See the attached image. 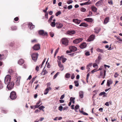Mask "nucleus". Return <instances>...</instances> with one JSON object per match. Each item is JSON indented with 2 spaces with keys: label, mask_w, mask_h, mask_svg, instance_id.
Wrapping results in <instances>:
<instances>
[{
  "label": "nucleus",
  "mask_w": 122,
  "mask_h": 122,
  "mask_svg": "<svg viewBox=\"0 0 122 122\" xmlns=\"http://www.w3.org/2000/svg\"><path fill=\"white\" fill-rule=\"evenodd\" d=\"M61 42L63 45L66 47L68 45L69 40L67 38H63L61 39Z\"/></svg>",
  "instance_id": "obj_1"
},
{
  "label": "nucleus",
  "mask_w": 122,
  "mask_h": 122,
  "mask_svg": "<svg viewBox=\"0 0 122 122\" xmlns=\"http://www.w3.org/2000/svg\"><path fill=\"white\" fill-rule=\"evenodd\" d=\"M11 79V76L10 75H7L5 79V84H9L10 81Z\"/></svg>",
  "instance_id": "obj_2"
},
{
  "label": "nucleus",
  "mask_w": 122,
  "mask_h": 122,
  "mask_svg": "<svg viewBox=\"0 0 122 122\" xmlns=\"http://www.w3.org/2000/svg\"><path fill=\"white\" fill-rule=\"evenodd\" d=\"M10 97L12 100L15 99L16 98V96L15 92H11L10 94Z\"/></svg>",
  "instance_id": "obj_3"
},
{
  "label": "nucleus",
  "mask_w": 122,
  "mask_h": 122,
  "mask_svg": "<svg viewBox=\"0 0 122 122\" xmlns=\"http://www.w3.org/2000/svg\"><path fill=\"white\" fill-rule=\"evenodd\" d=\"M38 55V53H35L33 54L31 56L32 59L34 61H36L37 60Z\"/></svg>",
  "instance_id": "obj_4"
},
{
  "label": "nucleus",
  "mask_w": 122,
  "mask_h": 122,
  "mask_svg": "<svg viewBox=\"0 0 122 122\" xmlns=\"http://www.w3.org/2000/svg\"><path fill=\"white\" fill-rule=\"evenodd\" d=\"M8 85L7 86V87L8 89L10 90L13 88L14 85V83L13 82H10L9 84H7Z\"/></svg>",
  "instance_id": "obj_5"
},
{
  "label": "nucleus",
  "mask_w": 122,
  "mask_h": 122,
  "mask_svg": "<svg viewBox=\"0 0 122 122\" xmlns=\"http://www.w3.org/2000/svg\"><path fill=\"white\" fill-rule=\"evenodd\" d=\"M69 49L72 52H75L77 50V48L74 46H71L69 47Z\"/></svg>",
  "instance_id": "obj_6"
},
{
  "label": "nucleus",
  "mask_w": 122,
  "mask_h": 122,
  "mask_svg": "<svg viewBox=\"0 0 122 122\" xmlns=\"http://www.w3.org/2000/svg\"><path fill=\"white\" fill-rule=\"evenodd\" d=\"M82 40L83 39L81 38L76 39L73 41V42L74 44H77L82 41Z\"/></svg>",
  "instance_id": "obj_7"
},
{
  "label": "nucleus",
  "mask_w": 122,
  "mask_h": 122,
  "mask_svg": "<svg viewBox=\"0 0 122 122\" xmlns=\"http://www.w3.org/2000/svg\"><path fill=\"white\" fill-rule=\"evenodd\" d=\"M103 0H100L99 1L96 3V6L98 7L102 5L103 4Z\"/></svg>",
  "instance_id": "obj_8"
},
{
  "label": "nucleus",
  "mask_w": 122,
  "mask_h": 122,
  "mask_svg": "<svg viewBox=\"0 0 122 122\" xmlns=\"http://www.w3.org/2000/svg\"><path fill=\"white\" fill-rule=\"evenodd\" d=\"M57 61L58 63V65L60 68L61 67V57L58 56H57Z\"/></svg>",
  "instance_id": "obj_9"
},
{
  "label": "nucleus",
  "mask_w": 122,
  "mask_h": 122,
  "mask_svg": "<svg viewBox=\"0 0 122 122\" xmlns=\"http://www.w3.org/2000/svg\"><path fill=\"white\" fill-rule=\"evenodd\" d=\"M39 33L40 35L42 36H46L47 35V33L45 32L43 30H41L39 31Z\"/></svg>",
  "instance_id": "obj_10"
},
{
  "label": "nucleus",
  "mask_w": 122,
  "mask_h": 122,
  "mask_svg": "<svg viewBox=\"0 0 122 122\" xmlns=\"http://www.w3.org/2000/svg\"><path fill=\"white\" fill-rule=\"evenodd\" d=\"M106 71L105 70H104L103 71H101L100 75L101 76H103L102 78H104L106 76Z\"/></svg>",
  "instance_id": "obj_11"
},
{
  "label": "nucleus",
  "mask_w": 122,
  "mask_h": 122,
  "mask_svg": "<svg viewBox=\"0 0 122 122\" xmlns=\"http://www.w3.org/2000/svg\"><path fill=\"white\" fill-rule=\"evenodd\" d=\"M73 22L77 24H79L81 21V20L77 19H73L72 20Z\"/></svg>",
  "instance_id": "obj_12"
},
{
  "label": "nucleus",
  "mask_w": 122,
  "mask_h": 122,
  "mask_svg": "<svg viewBox=\"0 0 122 122\" xmlns=\"http://www.w3.org/2000/svg\"><path fill=\"white\" fill-rule=\"evenodd\" d=\"M95 37V36L94 35H91L87 40L88 41H93Z\"/></svg>",
  "instance_id": "obj_13"
},
{
  "label": "nucleus",
  "mask_w": 122,
  "mask_h": 122,
  "mask_svg": "<svg viewBox=\"0 0 122 122\" xmlns=\"http://www.w3.org/2000/svg\"><path fill=\"white\" fill-rule=\"evenodd\" d=\"M40 48V45L39 44L36 45L33 47V49L36 50H39Z\"/></svg>",
  "instance_id": "obj_14"
},
{
  "label": "nucleus",
  "mask_w": 122,
  "mask_h": 122,
  "mask_svg": "<svg viewBox=\"0 0 122 122\" xmlns=\"http://www.w3.org/2000/svg\"><path fill=\"white\" fill-rule=\"evenodd\" d=\"M20 77H19L15 79V84L17 86H19L20 85Z\"/></svg>",
  "instance_id": "obj_15"
},
{
  "label": "nucleus",
  "mask_w": 122,
  "mask_h": 122,
  "mask_svg": "<svg viewBox=\"0 0 122 122\" xmlns=\"http://www.w3.org/2000/svg\"><path fill=\"white\" fill-rule=\"evenodd\" d=\"M112 81L111 79H109L107 81V85L108 86H109L112 83Z\"/></svg>",
  "instance_id": "obj_16"
},
{
  "label": "nucleus",
  "mask_w": 122,
  "mask_h": 122,
  "mask_svg": "<svg viewBox=\"0 0 122 122\" xmlns=\"http://www.w3.org/2000/svg\"><path fill=\"white\" fill-rule=\"evenodd\" d=\"M84 20L90 22H92L93 21V19L92 18H90L85 19Z\"/></svg>",
  "instance_id": "obj_17"
},
{
  "label": "nucleus",
  "mask_w": 122,
  "mask_h": 122,
  "mask_svg": "<svg viewBox=\"0 0 122 122\" xmlns=\"http://www.w3.org/2000/svg\"><path fill=\"white\" fill-rule=\"evenodd\" d=\"M67 34L70 35H72L76 33V32L74 30H71V31H68L67 32Z\"/></svg>",
  "instance_id": "obj_18"
},
{
  "label": "nucleus",
  "mask_w": 122,
  "mask_h": 122,
  "mask_svg": "<svg viewBox=\"0 0 122 122\" xmlns=\"http://www.w3.org/2000/svg\"><path fill=\"white\" fill-rule=\"evenodd\" d=\"M86 43H83L80 46V47L81 49H83L86 47Z\"/></svg>",
  "instance_id": "obj_19"
},
{
  "label": "nucleus",
  "mask_w": 122,
  "mask_h": 122,
  "mask_svg": "<svg viewBox=\"0 0 122 122\" xmlns=\"http://www.w3.org/2000/svg\"><path fill=\"white\" fill-rule=\"evenodd\" d=\"M109 18L107 17L104 20L103 22V24H106L108 22L109 20Z\"/></svg>",
  "instance_id": "obj_20"
},
{
  "label": "nucleus",
  "mask_w": 122,
  "mask_h": 122,
  "mask_svg": "<svg viewBox=\"0 0 122 122\" xmlns=\"http://www.w3.org/2000/svg\"><path fill=\"white\" fill-rule=\"evenodd\" d=\"M51 88L50 87H49L48 88H47L46 90H45L44 93V94L45 95H46L47 94V93L49 92V90H51Z\"/></svg>",
  "instance_id": "obj_21"
},
{
  "label": "nucleus",
  "mask_w": 122,
  "mask_h": 122,
  "mask_svg": "<svg viewBox=\"0 0 122 122\" xmlns=\"http://www.w3.org/2000/svg\"><path fill=\"white\" fill-rule=\"evenodd\" d=\"M29 26L30 29H33L35 28V26L33 25L31 23H30L29 24Z\"/></svg>",
  "instance_id": "obj_22"
},
{
  "label": "nucleus",
  "mask_w": 122,
  "mask_h": 122,
  "mask_svg": "<svg viewBox=\"0 0 122 122\" xmlns=\"http://www.w3.org/2000/svg\"><path fill=\"white\" fill-rule=\"evenodd\" d=\"M88 25L85 23H82L79 26H82L85 27H87Z\"/></svg>",
  "instance_id": "obj_23"
},
{
  "label": "nucleus",
  "mask_w": 122,
  "mask_h": 122,
  "mask_svg": "<svg viewBox=\"0 0 122 122\" xmlns=\"http://www.w3.org/2000/svg\"><path fill=\"white\" fill-rule=\"evenodd\" d=\"M24 62V61L23 60L20 59V60L18 62V63L20 65H21L23 64Z\"/></svg>",
  "instance_id": "obj_24"
},
{
  "label": "nucleus",
  "mask_w": 122,
  "mask_h": 122,
  "mask_svg": "<svg viewBox=\"0 0 122 122\" xmlns=\"http://www.w3.org/2000/svg\"><path fill=\"white\" fill-rule=\"evenodd\" d=\"M91 8L93 11L95 12H97V9L95 6H92L91 7Z\"/></svg>",
  "instance_id": "obj_25"
},
{
  "label": "nucleus",
  "mask_w": 122,
  "mask_h": 122,
  "mask_svg": "<svg viewBox=\"0 0 122 122\" xmlns=\"http://www.w3.org/2000/svg\"><path fill=\"white\" fill-rule=\"evenodd\" d=\"M79 96L81 98H82L83 97V92L82 91H80L79 92Z\"/></svg>",
  "instance_id": "obj_26"
},
{
  "label": "nucleus",
  "mask_w": 122,
  "mask_h": 122,
  "mask_svg": "<svg viewBox=\"0 0 122 122\" xmlns=\"http://www.w3.org/2000/svg\"><path fill=\"white\" fill-rule=\"evenodd\" d=\"M45 68V67H44L42 72V73L43 74V75H45L46 74H47L48 73V71H47L46 70L44 69Z\"/></svg>",
  "instance_id": "obj_27"
},
{
  "label": "nucleus",
  "mask_w": 122,
  "mask_h": 122,
  "mask_svg": "<svg viewBox=\"0 0 122 122\" xmlns=\"http://www.w3.org/2000/svg\"><path fill=\"white\" fill-rule=\"evenodd\" d=\"M96 51L98 52H100L101 53H103V51L102 49H101L99 48H97L96 49Z\"/></svg>",
  "instance_id": "obj_28"
},
{
  "label": "nucleus",
  "mask_w": 122,
  "mask_h": 122,
  "mask_svg": "<svg viewBox=\"0 0 122 122\" xmlns=\"http://www.w3.org/2000/svg\"><path fill=\"white\" fill-rule=\"evenodd\" d=\"M61 60L62 62L64 63L66 61L67 59L66 58H64L63 56H61Z\"/></svg>",
  "instance_id": "obj_29"
},
{
  "label": "nucleus",
  "mask_w": 122,
  "mask_h": 122,
  "mask_svg": "<svg viewBox=\"0 0 122 122\" xmlns=\"http://www.w3.org/2000/svg\"><path fill=\"white\" fill-rule=\"evenodd\" d=\"M101 29H98L97 28H96L94 29L95 32L98 33L100 30Z\"/></svg>",
  "instance_id": "obj_30"
},
{
  "label": "nucleus",
  "mask_w": 122,
  "mask_h": 122,
  "mask_svg": "<svg viewBox=\"0 0 122 122\" xmlns=\"http://www.w3.org/2000/svg\"><path fill=\"white\" fill-rule=\"evenodd\" d=\"M92 63H89L86 66V68L87 69H89L90 67H91L92 65Z\"/></svg>",
  "instance_id": "obj_31"
},
{
  "label": "nucleus",
  "mask_w": 122,
  "mask_h": 122,
  "mask_svg": "<svg viewBox=\"0 0 122 122\" xmlns=\"http://www.w3.org/2000/svg\"><path fill=\"white\" fill-rule=\"evenodd\" d=\"M106 93L104 92H102L99 94V96L103 95V97H104L105 96V94Z\"/></svg>",
  "instance_id": "obj_32"
},
{
  "label": "nucleus",
  "mask_w": 122,
  "mask_h": 122,
  "mask_svg": "<svg viewBox=\"0 0 122 122\" xmlns=\"http://www.w3.org/2000/svg\"><path fill=\"white\" fill-rule=\"evenodd\" d=\"M74 83L75 84V86L76 87L79 86V83L78 81H74Z\"/></svg>",
  "instance_id": "obj_33"
},
{
  "label": "nucleus",
  "mask_w": 122,
  "mask_h": 122,
  "mask_svg": "<svg viewBox=\"0 0 122 122\" xmlns=\"http://www.w3.org/2000/svg\"><path fill=\"white\" fill-rule=\"evenodd\" d=\"M56 27L58 28H60L61 27V24L59 23H56Z\"/></svg>",
  "instance_id": "obj_34"
},
{
  "label": "nucleus",
  "mask_w": 122,
  "mask_h": 122,
  "mask_svg": "<svg viewBox=\"0 0 122 122\" xmlns=\"http://www.w3.org/2000/svg\"><path fill=\"white\" fill-rule=\"evenodd\" d=\"M71 76V75L69 73H66L65 75V77L67 78H70Z\"/></svg>",
  "instance_id": "obj_35"
},
{
  "label": "nucleus",
  "mask_w": 122,
  "mask_h": 122,
  "mask_svg": "<svg viewBox=\"0 0 122 122\" xmlns=\"http://www.w3.org/2000/svg\"><path fill=\"white\" fill-rule=\"evenodd\" d=\"M51 25L52 27H54L56 25L55 22H51Z\"/></svg>",
  "instance_id": "obj_36"
},
{
  "label": "nucleus",
  "mask_w": 122,
  "mask_h": 122,
  "mask_svg": "<svg viewBox=\"0 0 122 122\" xmlns=\"http://www.w3.org/2000/svg\"><path fill=\"white\" fill-rule=\"evenodd\" d=\"M79 111L82 114H83L84 115H88V114L85 112H84V111H80V110Z\"/></svg>",
  "instance_id": "obj_37"
},
{
  "label": "nucleus",
  "mask_w": 122,
  "mask_h": 122,
  "mask_svg": "<svg viewBox=\"0 0 122 122\" xmlns=\"http://www.w3.org/2000/svg\"><path fill=\"white\" fill-rule=\"evenodd\" d=\"M108 2L109 4L111 5H113V3L112 0H108Z\"/></svg>",
  "instance_id": "obj_38"
},
{
  "label": "nucleus",
  "mask_w": 122,
  "mask_h": 122,
  "mask_svg": "<svg viewBox=\"0 0 122 122\" xmlns=\"http://www.w3.org/2000/svg\"><path fill=\"white\" fill-rule=\"evenodd\" d=\"M61 119V117H56L54 119V120H60Z\"/></svg>",
  "instance_id": "obj_39"
},
{
  "label": "nucleus",
  "mask_w": 122,
  "mask_h": 122,
  "mask_svg": "<svg viewBox=\"0 0 122 122\" xmlns=\"http://www.w3.org/2000/svg\"><path fill=\"white\" fill-rule=\"evenodd\" d=\"M60 73V72H58L56 73L54 75V77L53 78V79H55L57 76Z\"/></svg>",
  "instance_id": "obj_40"
},
{
  "label": "nucleus",
  "mask_w": 122,
  "mask_h": 122,
  "mask_svg": "<svg viewBox=\"0 0 122 122\" xmlns=\"http://www.w3.org/2000/svg\"><path fill=\"white\" fill-rule=\"evenodd\" d=\"M89 5V2H87L84 3H82L80 4V5Z\"/></svg>",
  "instance_id": "obj_41"
},
{
  "label": "nucleus",
  "mask_w": 122,
  "mask_h": 122,
  "mask_svg": "<svg viewBox=\"0 0 122 122\" xmlns=\"http://www.w3.org/2000/svg\"><path fill=\"white\" fill-rule=\"evenodd\" d=\"M86 9L83 7H82L81 9V11L83 12H85L86 11Z\"/></svg>",
  "instance_id": "obj_42"
},
{
  "label": "nucleus",
  "mask_w": 122,
  "mask_h": 122,
  "mask_svg": "<svg viewBox=\"0 0 122 122\" xmlns=\"http://www.w3.org/2000/svg\"><path fill=\"white\" fill-rule=\"evenodd\" d=\"M54 17V16L53 15H51L50 18H49V20L48 21L49 22H50L51 21V20H52V18Z\"/></svg>",
  "instance_id": "obj_43"
},
{
  "label": "nucleus",
  "mask_w": 122,
  "mask_h": 122,
  "mask_svg": "<svg viewBox=\"0 0 122 122\" xmlns=\"http://www.w3.org/2000/svg\"><path fill=\"white\" fill-rule=\"evenodd\" d=\"M75 99V98L72 97H71L70 98V102H72L73 101H74Z\"/></svg>",
  "instance_id": "obj_44"
},
{
  "label": "nucleus",
  "mask_w": 122,
  "mask_h": 122,
  "mask_svg": "<svg viewBox=\"0 0 122 122\" xmlns=\"http://www.w3.org/2000/svg\"><path fill=\"white\" fill-rule=\"evenodd\" d=\"M73 1L71 0H69L67 2V3L68 4H70L72 3L73 2Z\"/></svg>",
  "instance_id": "obj_45"
},
{
  "label": "nucleus",
  "mask_w": 122,
  "mask_h": 122,
  "mask_svg": "<svg viewBox=\"0 0 122 122\" xmlns=\"http://www.w3.org/2000/svg\"><path fill=\"white\" fill-rule=\"evenodd\" d=\"M61 14V12L60 11H58L57 12L56 14V16H58L59 15H60Z\"/></svg>",
  "instance_id": "obj_46"
},
{
  "label": "nucleus",
  "mask_w": 122,
  "mask_h": 122,
  "mask_svg": "<svg viewBox=\"0 0 122 122\" xmlns=\"http://www.w3.org/2000/svg\"><path fill=\"white\" fill-rule=\"evenodd\" d=\"M45 107L43 106H41L39 108V109L40 110H41L44 108Z\"/></svg>",
  "instance_id": "obj_47"
},
{
  "label": "nucleus",
  "mask_w": 122,
  "mask_h": 122,
  "mask_svg": "<svg viewBox=\"0 0 122 122\" xmlns=\"http://www.w3.org/2000/svg\"><path fill=\"white\" fill-rule=\"evenodd\" d=\"M85 54L86 56H89L90 55V52L89 51H87L86 52H85Z\"/></svg>",
  "instance_id": "obj_48"
},
{
  "label": "nucleus",
  "mask_w": 122,
  "mask_h": 122,
  "mask_svg": "<svg viewBox=\"0 0 122 122\" xmlns=\"http://www.w3.org/2000/svg\"><path fill=\"white\" fill-rule=\"evenodd\" d=\"M79 106L77 105H76L75 106V108L76 109L75 111H76V110L78 109L79 108Z\"/></svg>",
  "instance_id": "obj_49"
},
{
  "label": "nucleus",
  "mask_w": 122,
  "mask_h": 122,
  "mask_svg": "<svg viewBox=\"0 0 122 122\" xmlns=\"http://www.w3.org/2000/svg\"><path fill=\"white\" fill-rule=\"evenodd\" d=\"M45 60H44L43 61L42 63L41 64V68L42 67V66H43V64H44V63L45 62Z\"/></svg>",
  "instance_id": "obj_50"
},
{
  "label": "nucleus",
  "mask_w": 122,
  "mask_h": 122,
  "mask_svg": "<svg viewBox=\"0 0 122 122\" xmlns=\"http://www.w3.org/2000/svg\"><path fill=\"white\" fill-rule=\"evenodd\" d=\"M17 29V27L16 26H13L11 28V29L13 30H15Z\"/></svg>",
  "instance_id": "obj_51"
},
{
  "label": "nucleus",
  "mask_w": 122,
  "mask_h": 122,
  "mask_svg": "<svg viewBox=\"0 0 122 122\" xmlns=\"http://www.w3.org/2000/svg\"><path fill=\"white\" fill-rule=\"evenodd\" d=\"M72 5H71L68 6L67 8L68 9L70 10L72 8Z\"/></svg>",
  "instance_id": "obj_52"
},
{
  "label": "nucleus",
  "mask_w": 122,
  "mask_h": 122,
  "mask_svg": "<svg viewBox=\"0 0 122 122\" xmlns=\"http://www.w3.org/2000/svg\"><path fill=\"white\" fill-rule=\"evenodd\" d=\"M119 75V74H118L117 72H116L114 76L115 78L117 77Z\"/></svg>",
  "instance_id": "obj_53"
},
{
  "label": "nucleus",
  "mask_w": 122,
  "mask_h": 122,
  "mask_svg": "<svg viewBox=\"0 0 122 122\" xmlns=\"http://www.w3.org/2000/svg\"><path fill=\"white\" fill-rule=\"evenodd\" d=\"M3 86L1 82L0 81V89L2 88Z\"/></svg>",
  "instance_id": "obj_54"
},
{
  "label": "nucleus",
  "mask_w": 122,
  "mask_h": 122,
  "mask_svg": "<svg viewBox=\"0 0 122 122\" xmlns=\"http://www.w3.org/2000/svg\"><path fill=\"white\" fill-rule=\"evenodd\" d=\"M4 57L3 55H1L0 54V60H1L2 59H3Z\"/></svg>",
  "instance_id": "obj_55"
},
{
  "label": "nucleus",
  "mask_w": 122,
  "mask_h": 122,
  "mask_svg": "<svg viewBox=\"0 0 122 122\" xmlns=\"http://www.w3.org/2000/svg\"><path fill=\"white\" fill-rule=\"evenodd\" d=\"M61 110H65V109L66 110L68 109V107H64L63 108V107L61 106Z\"/></svg>",
  "instance_id": "obj_56"
},
{
  "label": "nucleus",
  "mask_w": 122,
  "mask_h": 122,
  "mask_svg": "<svg viewBox=\"0 0 122 122\" xmlns=\"http://www.w3.org/2000/svg\"><path fill=\"white\" fill-rule=\"evenodd\" d=\"M92 12L90 11L89 12V15H88V16H89L92 15Z\"/></svg>",
  "instance_id": "obj_57"
},
{
  "label": "nucleus",
  "mask_w": 122,
  "mask_h": 122,
  "mask_svg": "<svg viewBox=\"0 0 122 122\" xmlns=\"http://www.w3.org/2000/svg\"><path fill=\"white\" fill-rule=\"evenodd\" d=\"M41 104L40 105H37V104H36V105L34 106L35 107V108H37L38 107H39V106L40 105H41Z\"/></svg>",
  "instance_id": "obj_58"
},
{
  "label": "nucleus",
  "mask_w": 122,
  "mask_h": 122,
  "mask_svg": "<svg viewBox=\"0 0 122 122\" xmlns=\"http://www.w3.org/2000/svg\"><path fill=\"white\" fill-rule=\"evenodd\" d=\"M75 77V76H74V74H73L71 75V78L72 79H73Z\"/></svg>",
  "instance_id": "obj_59"
},
{
  "label": "nucleus",
  "mask_w": 122,
  "mask_h": 122,
  "mask_svg": "<svg viewBox=\"0 0 122 122\" xmlns=\"http://www.w3.org/2000/svg\"><path fill=\"white\" fill-rule=\"evenodd\" d=\"M103 67V66H101L100 67L99 69L97 71H98L99 70H102V69Z\"/></svg>",
  "instance_id": "obj_60"
},
{
  "label": "nucleus",
  "mask_w": 122,
  "mask_h": 122,
  "mask_svg": "<svg viewBox=\"0 0 122 122\" xmlns=\"http://www.w3.org/2000/svg\"><path fill=\"white\" fill-rule=\"evenodd\" d=\"M50 35L52 37H53L54 35V34L52 32L50 33Z\"/></svg>",
  "instance_id": "obj_61"
},
{
  "label": "nucleus",
  "mask_w": 122,
  "mask_h": 122,
  "mask_svg": "<svg viewBox=\"0 0 122 122\" xmlns=\"http://www.w3.org/2000/svg\"><path fill=\"white\" fill-rule=\"evenodd\" d=\"M96 69H94L93 70H92L91 71V73H93L94 72L97 71Z\"/></svg>",
  "instance_id": "obj_62"
},
{
  "label": "nucleus",
  "mask_w": 122,
  "mask_h": 122,
  "mask_svg": "<svg viewBox=\"0 0 122 122\" xmlns=\"http://www.w3.org/2000/svg\"><path fill=\"white\" fill-rule=\"evenodd\" d=\"M105 105L108 107L109 106V102H106V103L105 104Z\"/></svg>",
  "instance_id": "obj_63"
},
{
  "label": "nucleus",
  "mask_w": 122,
  "mask_h": 122,
  "mask_svg": "<svg viewBox=\"0 0 122 122\" xmlns=\"http://www.w3.org/2000/svg\"><path fill=\"white\" fill-rule=\"evenodd\" d=\"M31 78H32L31 76V75H30L29 76L28 78L27 79V80H30L31 79Z\"/></svg>",
  "instance_id": "obj_64"
}]
</instances>
